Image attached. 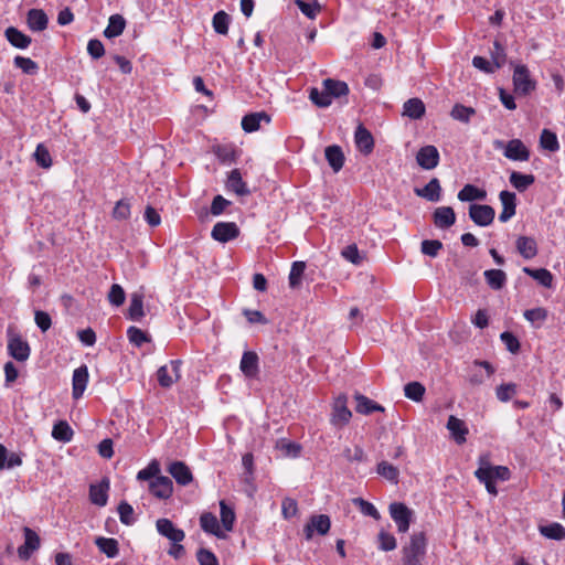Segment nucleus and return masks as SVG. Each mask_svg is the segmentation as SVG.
<instances>
[{"label":"nucleus","mask_w":565,"mask_h":565,"mask_svg":"<svg viewBox=\"0 0 565 565\" xmlns=\"http://www.w3.org/2000/svg\"><path fill=\"white\" fill-rule=\"evenodd\" d=\"M376 472L387 481L396 484L398 483L399 471L388 461H381L377 463Z\"/></svg>","instance_id":"obj_43"},{"label":"nucleus","mask_w":565,"mask_h":565,"mask_svg":"<svg viewBox=\"0 0 565 565\" xmlns=\"http://www.w3.org/2000/svg\"><path fill=\"white\" fill-rule=\"evenodd\" d=\"M181 360H172L170 361L171 371H169L168 365H162L157 371V380L160 386L168 388L173 385L174 382L179 381L181 377L180 367Z\"/></svg>","instance_id":"obj_6"},{"label":"nucleus","mask_w":565,"mask_h":565,"mask_svg":"<svg viewBox=\"0 0 565 565\" xmlns=\"http://www.w3.org/2000/svg\"><path fill=\"white\" fill-rule=\"evenodd\" d=\"M241 371L247 377H255L258 373V356L253 351H246L243 353L241 364Z\"/></svg>","instance_id":"obj_24"},{"label":"nucleus","mask_w":565,"mask_h":565,"mask_svg":"<svg viewBox=\"0 0 565 565\" xmlns=\"http://www.w3.org/2000/svg\"><path fill=\"white\" fill-rule=\"evenodd\" d=\"M296 4L299 10L309 19H315L321 9L317 2L310 3L303 0H296Z\"/></svg>","instance_id":"obj_63"},{"label":"nucleus","mask_w":565,"mask_h":565,"mask_svg":"<svg viewBox=\"0 0 565 565\" xmlns=\"http://www.w3.org/2000/svg\"><path fill=\"white\" fill-rule=\"evenodd\" d=\"M516 394V384L505 383L501 384L495 390L497 398L500 402L507 403Z\"/></svg>","instance_id":"obj_53"},{"label":"nucleus","mask_w":565,"mask_h":565,"mask_svg":"<svg viewBox=\"0 0 565 565\" xmlns=\"http://www.w3.org/2000/svg\"><path fill=\"white\" fill-rule=\"evenodd\" d=\"M129 341L136 347H141L143 343L150 342V337L137 327H129L127 330Z\"/></svg>","instance_id":"obj_51"},{"label":"nucleus","mask_w":565,"mask_h":565,"mask_svg":"<svg viewBox=\"0 0 565 565\" xmlns=\"http://www.w3.org/2000/svg\"><path fill=\"white\" fill-rule=\"evenodd\" d=\"M143 316V296L141 294L135 292L131 295L127 317L130 320L140 321Z\"/></svg>","instance_id":"obj_34"},{"label":"nucleus","mask_w":565,"mask_h":565,"mask_svg":"<svg viewBox=\"0 0 565 565\" xmlns=\"http://www.w3.org/2000/svg\"><path fill=\"white\" fill-rule=\"evenodd\" d=\"M309 98L318 107H328L332 102L326 89L319 90L316 87L310 89Z\"/></svg>","instance_id":"obj_55"},{"label":"nucleus","mask_w":565,"mask_h":565,"mask_svg":"<svg viewBox=\"0 0 565 565\" xmlns=\"http://www.w3.org/2000/svg\"><path fill=\"white\" fill-rule=\"evenodd\" d=\"M149 491L158 499H168L173 492L172 480L169 477L159 476L150 481Z\"/></svg>","instance_id":"obj_15"},{"label":"nucleus","mask_w":565,"mask_h":565,"mask_svg":"<svg viewBox=\"0 0 565 565\" xmlns=\"http://www.w3.org/2000/svg\"><path fill=\"white\" fill-rule=\"evenodd\" d=\"M8 352L10 356L19 362H24L29 359L31 349L29 343L22 339L18 333L8 331Z\"/></svg>","instance_id":"obj_4"},{"label":"nucleus","mask_w":565,"mask_h":565,"mask_svg":"<svg viewBox=\"0 0 565 565\" xmlns=\"http://www.w3.org/2000/svg\"><path fill=\"white\" fill-rule=\"evenodd\" d=\"M446 428L449 430L450 436L456 441V444L462 445L466 443L469 429L462 419L456 417L455 415H450L448 417Z\"/></svg>","instance_id":"obj_17"},{"label":"nucleus","mask_w":565,"mask_h":565,"mask_svg":"<svg viewBox=\"0 0 565 565\" xmlns=\"http://www.w3.org/2000/svg\"><path fill=\"white\" fill-rule=\"evenodd\" d=\"M391 518L397 525V530L401 533H406L409 529L412 510H409L404 503L394 502L390 505Z\"/></svg>","instance_id":"obj_7"},{"label":"nucleus","mask_w":565,"mask_h":565,"mask_svg":"<svg viewBox=\"0 0 565 565\" xmlns=\"http://www.w3.org/2000/svg\"><path fill=\"white\" fill-rule=\"evenodd\" d=\"M512 81L514 92L521 96H527L536 88V82L531 77V73L524 64L514 65Z\"/></svg>","instance_id":"obj_3"},{"label":"nucleus","mask_w":565,"mask_h":565,"mask_svg":"<svg viewBox=\"0 0 565 565\" xmlns=\"http://www.w3.org/2000/svg\"><path fill=\"white\" fill-rule=\"evenodd\" d=\"M126 295L120 285L114 284L108 292V300L111 305L119 307L125 302Z\"/></svg>","instance_id":"obj_61"},{"label":"nucleus","mask_w":565,"mask_h":565,"mask_svg":"<svg viewBox=\"0 0 565 565\" xmlns=\"http://www.w3.org/2000/svg\"><path fill=\"white\" fill-rule=\"evenodd\" d=\"M441 186L437 178H433L423 189H415L416 195L430 202L440 200Z\"/></svg>","instance_id":"obj_28"},{"label":"nucleus","mask_w":565,"mask_h":565,"mask_svg":"<svg viewBox=\"0 0 565 565\" xmlns=\"http://www.w3.org/2000/svg\"><path fill=\"white\" fill-rule=\"evenodd\" d=\"M540 146L551 152L557 151L559 143L556 134L548 129H543L540 136Z\"/></svg>","instance_id":"obj_45"},{"label":"nucleus","mask_w":565,"mask_h":565,"mask_svg":"<svg viewBox=\"0 0 565 565\" xmlns=\"http://www.w3.org/2000/svg\"><path fill=\"white\" fill-rule=\"evenodd\" d=\"M305 269L306 264L303 262H295L292 264L289 273V286L291 288H297L300 285Z\"/></svg>","instance_id":"obj_52"},{"label":"nucleus","mask_w":565,"mask_h":565,"mask_svg":"<svg viewBox=\"0 0 565 565\" xmlns=\"http://www.w3.org/2000/svg\"><path fill=\"white\" fill-rule=\"evenodd\" d=\"M341 255L350 263L354 265H361L364 257L360 255L358 246L355 244L348 245L342 249Z\"/></svg>","instance_id":"obj_57"},{"label":"nucleus","mask_w":565,"mask_h":565,"mask_svg":"<svg viewBox=\"0 0 565 565\" xmlns=\"http://www.w3.org/2000/svg\"><path fill=\"white\" fill-rule=\"evenodd\" d=\"M167 470L175 480V482L182 487H185L193 481L192 471L183 461L171 462Z\"/></svg>","instance_id":"obj_14"},{"label":"nucleus","mask_w":565,"mask_h":565,"mask_svg":"<svg viewBox=\"0 0 565 565\" xmlns=\"http://www.w3.org/2000/svg\"><path fill=\"white\" fill-rule=\"evenodd\" d=\"M117 511L121 523L126 525H130L134 523V509L128 502H120L117 508Z\"/></svg>","instance_id":"obj_58"},{"label":"nucleus","mask_w":565,"mask_h":565,"mask_svg":"<svg viewBox=\"0 0 565 565\" xmlns=\"http://www.w3.org/2000/svg\"><path fill=\"white\" fill-rule=\"evenodd\" d=\"M200 524L203 531L213 534L217 537H224V534L220 531V525L216 516L210 512H205L200 518Z\"/></svg>","instance_id":"obj_39"},{"label":"nucleus","mask_w":565,"mask_h":565,"mask_svg":"<svg viewBox=\"0 0 565 565\" xmlns=\"http://www.w3.org/2000/svg\"><path fill=\"white\" fill-rule=\"evenodd\" d=\"M88 383V369L86 365H82L74 370L73 372V379H72V385L73 391L72 395L73 398L78 399L83 396L84 391Z\"/></svg>","instance_id":"obj_20"},{"label":"nucleus","mask_w":565,"mask_h":565,"mask_svg":"<svg viewBox=\"0 0 565 565\" xmlns=\"http://www.w3.org/2000/svg\"><path fill=\"white\" fill-rule=\"evenodd\" d=\"M354 141L360 152L367 156L374 149V139L372 134L363 126L359 125L355 134Z\"/></svg>","instance_id":"obj_19"},{"label":"nucleus","mask_w":565,"mask_h":565,"mask_svg":"<svg viewBox=\"0 0 565 565\" xmlns=\"http://www.w3.org/2000/svg\"><path fill=\"white\" fill-rule=\"evenodd\" d=\"M323 87L331 99L332 97H341L349 94V87L345 82L328 78L323 81Z\"/></svg>","instance_id":"obj_38"},{"label":"nucleus","mask_w":565,"mask_h":565,"mask_svg":"<svg viewBox=\"0 0 565 565\" xmlns=\"http://www.w3.org/2000/svg\"><path fill=\"white\" fill-rule=\"evenodd\" d=\"M523 273L526 274L527 276L532 277L540 285H542L546 288H551L553 285V275L550 270H547L545 268L533 269L530 267H524Z\"/></svg>","instance_id":"obj_36"},{"label":"nucleus","mask_w":565,"mask_h":565,"mask_svg":"<svg viewBox=\"0 0 565 565\" xmlns=\"http://www.w3.org/2000/svg\"><path fill=\"white\" fill-rule=\"evenodd\" d=\"M433 222L438 228H449L456 222V213L450 206H439L433 213Z\"/></svg>","instance_id":"obj_21"},{"label":"nucleus","mask_w":565,"mask_h":565,"mask_svg":"<svg viewBox=\"0 0 565 565\" xmlns=\"http://www.w3.org/2000/svg\"><path fill=\"white\" fill-rule=\"evenodd\" d=\"M276 447L282 450L286 456L294 458L298 457L301 451V446L299 444L289 443L286 439L278 440Z\"/></svg>","instance_id":"obj_60"},{"label":"nucleus","mask_w":565,"mask_h":565,"mask_svg":"<svg viewBox=\"0 0 565 565\" xmlns=\"http://www.w3.org/2000/svg\"><path fill=\"white\" fill-rule=\"evenodd\" d=\"M226 188L239 196L248 195L250 193L246 183L243 181L241 171L238 169L231 171L227 178Z\"/></svg>","instance_id":"obj_23"},{"label":"nucleus","mask_w":565,"mask_h":565,"mask_svg":"<svg viewBox=\"0 0 565 565\" xmlns=\"http://www.w3.org/2000/svg\"><path fill=\"white\" fill-rule=\"evenodd\" d=\"M14 66L20 68L24 74L34 75L39 71V65L30 57L15 56L13 60Z\"/></svg>","instance_id":"obj_49"},{"label":"nucleus","mask_w":565,"mask_h":565,"mask_svg":"<svg viewBox=\"0 0 565 565\" xmlns=\"http://www.w3.org/2000/svg\"><path fill=\"white\" fill-rule=\"evenodd\" d=\"M34 158L36 163L44 169H49L52 166V158L50 151L42 143L38 145L34 152Z\"/></svg>","instance_id":"obj_54"},{"label":"nucleus","mask_w":565,"mask_h":565,"mask_svg":"<svg viewBox=\"0 0 565 565\" xmlns=\"http://www.w3.org/2000/svg\"><path fill=\"white\" fill-rule=\"evenodd\" d=\"M487 284L494 290H500L507 282V275L501 269H488L484 271Z\"/></svg>","instance_id":"obj_40"},{"label":"nucleus","mask_w":565,"mask_h":565,"mask_svg":"<svg viewBox=\"0 0 565 565\" xmlns=\"http://www.w3.org/2000/svg\"><path fill=\"white\" fill-rule=\"evenodd\" d=\"M221 522L226 531H232L235 522V513L224 500L220 502Z\"/></svg>","instance_id":"obj_50"},{"label":"nucleus","mask_w":565,"mask_h":565,"mask_svg":"<svg viewBox=\"0 0 565 565\" xmlns=\"http://www.w3.org/2000/svg\"><path fill=\"white\" fill-rule=\"evenodd\" d=\"M495 149H502L503 156L512 161H527L531 152L521 139H511L508 142L494 140Z\"/></svg>","instance_id":"obj_2"},{"label":"nucleus","mask_w":565,"mask_h":565,"mask_svg":"<svg viewBox=\"0 0 565 565\" xmlns=\"http://www.w3.org/2000/svg\"><path fill=\"white\" fill-rule=\"evenodd\" d=\"M26 22L32 31H43L47 26V15L41 9H31L28 12Z\"/></svg>","instance_id":"obj_31"},{"label":"nucleus","mask_w":565,"mask_h":565,"mask_svg":"<svg viewBox=\"0 0 565 565\" xmlns=\"http://www.w3.org/2000/svg\"><path fill=\"white\" fill-rule=\"evenodd\" d=\"M540 532L547 539L557 541L565 539V527L559 523H552L545 526H541Z\"/></svg>","instance_id":"obj_47"},{"label":"nucleus","mask_w":565,"mask_h":565,"mask_svg":"<svg viewBox=\"0 0 565 565\" xmlns=\"http://www.w3.org/2000/svg\"><path fill=\"white\" fill-rule=\"evenodd\" d=\"M156 526L159 534L167 537L171 543H180L185 537L183 530L175 527L169 519L157 520Z\"/></svg>","instance_id":"obj_13"},{"label":"nucleus","mask_w":565,"mask_h":565,"mask_svg":"<svg viewBox=\"0 0 565 565\" xmlns=\"http://www.w3.org/2000/svg\"><path fill=\"white\" fill-rule=\"evenodd\" d=\"M263 120L270 121V117L265 111L245 115L242 119V128L246 132H254L259 129Z\"/></svg>","instance_id":"obj_25"},{"label":"nucleus","mask_w":565,"mask_h":565,"mask_svg":"<svg viewBox=\"0 0 565 565\" xmlns=\"http://www.w3.org/2000/svg\"><path fill=\"white\" fill-rule=\"evenodd\" d=\"M160 473V465L157 460H152L145 469L140 470L137 473L138 480H153L159 477Z\"/></svg>","instance_id":"obj_56"},{"label":"nucleus","mask_w":565,"mask_h":565,"mask_svg":"<svg viewBox=\"0 0 565 565\" xmlns=\"http://www.w3.org/2000/svg\"><path fill=\"white\" fill-rule=\"evenodd\" d=\"M130 216V204L126 200L116 203L113 210V217L118 221L128 220Z\"/></svg>","instance_id":"obj_62"},{"label":"nucleus","mask_w":565,"mask_h":565,"mask_svg":"<svg viewBox=\"0 0 565 565\" xmlns=\"http://www.w3.org/2000/svg\"><path fill=\"white\" fill-rule=\"evenodd\" d=\"M356 406L355 411L360 414L369 415L373 412H383L384 407L380 404L375 403L374 401L370 399L369 397L356 394L355 395Z\"/></svg>","instance_id":"obj_35"},{"label":"nucleus","mask_w":565,"mask_h":565,"mask_svg":"<svg viewBox=\"0 0 565 565\" xmlns=\"http://www.w3.org/2000/svg\"><path fill=\"white\" fill-rule=\"evenodd\" d=\"M74 435L73 429L65 420L57 422L52 429V437L62 443H68Z\"/></svg>","instance_id":"obj_42"},{"label":"nucleus","mask_w":565,"mask_h":565,"mask_svg":"<svg viewBox=\"0 0 565 565\" xmlns=\"http://www.w3.org/2000/svg\"><path fill=\"white\" fill-rule=\"evenodd\" d=\"M326 159L334 172H339L344 164V154L340 146H329L324 150Z\"/></svg>","instance_id":"obj_27"},{"label":"nucleus","mask_w":565,"mask_h":565,"mask_svg":"<svg viewBox=\"0 0 565 565\" xmlns=\"http://www.w3.org/2000/svg\"><path fill=\"white\" fill-rule=\"evenodd\" d=\"M352 417L351 411L347 407V397L339 396L334 404L331 414V424L337 427L345 426Z\"/></svg>","instance_id":"obj_10"},{"label":"nucleus","mask_w":565,"mask_h":565,"mask_svg":"<svg viewBox=\"0 0 565 565\" xmlns=\"http://www.w3.org/2000/svg\"><path fill=\"white\" fill-rule=\"evenodd\" d=\"M475 114V108L465 106L462 104H456L450 111V116L452 119L465 124H468Z\"/></svg>","instance_id":"obj_44"},{"label":"nucleus","mask_w":565,"mask_h":565,"mask_svg":"<svg viewBox=\"0 0 565 565\" xmlns=\"http://www.w3.org/2000/svg\"><path fill=\"white\" fill-rule=\"evenodd\" d=\"M126 28V20L120 14H113L109 18L108 25L104 30V35L107 39H113L122 34Z\"/></svg>","instance_id":"obj_33"},{"label":"nucleus","mask_w":565,"mask_h":565,"mask_svg":"<svg viewBox=\"0 0 565 565\" xmlns=\"http://www.w3.org/2000/svg\"><path fill=\"white\" fill-rule=\"evenodd\" d=\"M95 544L107 557H116L119 553L118 542L115 539L100 536L95 540Z\"/></svg>","instance_id":"obj_41"},{"label":"nucleus","mask_w":565,"mask_h":565,"mask_svg":"<svg viewBox=\"0 0 565 565\" xmlns=\"http://www.w3.org/2000/svg\"><path fill=\"white\" fill-rule=\"evenodd\" d=\"M6 38L7 40L9 41V43L14 46V47H18V49H26L32 40L29 35L22 33L20 30H18L17 28L14 26H9L6 32Z\"/></svg>","instance_id":"obj_30"},{"label":"nucleus","mask_w":565,"mask_h":565,"mask_svg":"<svg viewBox=\"0 0 565 565\" xmlns=\"http://www.w3.org/2000/svg\"><path fill=\"white\" fill-rule=\"evenodd\" d=\"M331 526L330 518L327 514L312 515L306 524L303 532L307 541H310L313 533L326 535Z\"/></svg>","instance_id":"obj_8"},{"label":"nucleus","mask_w":565,"mask_h":565,"mask_svg":"<svg viewBox=\"0 0 565 565\" xmlns=\"http://www.w3.org/2000/svg\"><path fill=\"white\" fill-rule=\"evenodd\" d=\"M212 237L221 243L235 239L239 235V228L234 222H218L213 226Z\"/></svg>","instance_id":"obj_9"},{"label":"nucleus","mask_w":565,"mask_h":565,"mask_svg":"<svg viewBox=\"0 0 565 565\" xmlns=\"http://www.w3.org/2000/svg\"><path fill=\"white\" fill-rule=\"evenodd\" d=\"M461 202L483 201L487 199V191L473 184H466L457 195Z\"/></svg>","instance_id":"obj_29"},{"label":"nucleus","mask_w":565,"mask_h":565,"mask_svg":"<svg viewBox=\"0 0 565 565\" xmlns=\"http://www.w3.org/2000/svg\"><path fill=\"white\" fill-rule=\"evenodd\" d=\"M426 536L424 532L414 533L409 543L403 547V565H423L422 561L426 554Z\"/></svg>","instance_id":"obj_1"},{"label":"nucleus","mask_w":565,"mask_h":565,"mask_svg":"<svg viewBox=\"0 0 565 565\" xmlns=\"http://www.w3.org/2000/svg\"><path fill=\"white\" fill-rule=\"evenodd\" d=\"M441 248L443 243L438 239H425L420 246L422 253L430 257H436Z\"/></svg>","instance_id":"obj_59"},{"label":"nucleus","mask_w":565,"mask_h":565,"mask_svg":"<svg viewBox=\"0 0 565 565\" xmlns=\"http://www.w3.org/2000/svg\"><path fill=\"white\" fill-rule=\"evenodd\" d=\"M495 211L487 204H471L469 206V217L478 226H489L493 223Z\"/></svg>","instance_id":"obj_5"},{"label":"nucleus","mask_w":565,"mask_h":565,"mask_svg":"<svg viewBox=\"0 0 565 565\" xmlns=\"http://www.w3.org/2000/svg\"><path fill=\"white\" fill-rule=\"evenodd\" d=\"M509 181L519 192H524L535 182V177L533 174H523L521 172L513 171L510 174Z\"/></svg>","instance_id":"obj_37"},{"label":"nucleus","mask_w":565,"mask_h":565,"mask_svg":"<svg viewBox=\"0 0 565 565\" xmlns=\"http://www.w3.org/2000/svg\"><path fill=\"white\" fill-rule=\"evenodd\" d=\"M425 392V386L419 382H409L404 386L405 396L414 402H422Z\"/></svg>","instance_id":"obj_46"},{"label":"nucleus","mask_w":565,"mask_h":565,"mask_svg":"<svg viewBox=\"0 0 565 565\" xmlns=\"http://www.w3.org/2000/svg\"><path fill=\"white\" fill-rule=\"evenodd\" d=\"M425 104L419 98H409L404 103L403 116H406L411 119H420L425 115Z\"/></svg>","instance_id":"obj_26"},{"label":"nucleus","mask_w":565,"mask_h":565,"mask_svg":"<svg viewBox=\"0 0 565 565\" xmlns=\"http://www.w3.org/2000/svg\"><path fill=\"white\" fill-rule=\"evenodd\" d=\"M212 24L216 33L225 35L228 32L230 15L225 11H218L214 14Z\"/></svg>","instance_id":"obj_48"},{"label":"nucleus","mask_w":565,"mask_h":565,"mask_svg":"<svg viewBox=\"0 0 565 565\" xmlns=\"http://www.w3.org/2000/svg\"><path fill=\"white\" fill-rule=\"evenodd\" d=\"M109 480L103 479L98 484L89 487V499L92 503L104 507L108 500Z\"/></svg>","instance_id":"obj_22"},{"label":"nucleus","mask_w":565,"mask_h":565,"mask_svg":"<svg viewBox=\"0 0 565 565\" xmlns=\"http://www.w3.org/2000/svg\"><path fill=\"white\" fill-rule=\"evenodd\" d=\"M479 463L480 466L477 470L487 471L494 482L495 480L507 481L511 478V471L505 466H491L486 457H480Z\"/></svg>","instance_id":"obj_18"},{"label":"nucleus","mask_w":565,"mask_h":565,"mask_svg":"<svg viewBox=\"0 0 565 565\" xmlns=\"http://www.w3.org/2000/svg\"><path fill=\"white\" fill-rule=\"evenodd\" d=\"M499 199L502 204V211L499 215V220L500 222L505 223L516 213V195L513 192L503 190L500 192Z\"/></svg>","instance_id":"obj_16"},{"label":"nucleus","mask_w":565,"mask_h":565,"mask_svg":"<svg viewBox=\"0 0 565 565\" xmlns=\"http://www.w3.org/2000/svg\"><path fill=\"white\" fill-rule=\"evenodd\" d=\"M24 544L19 546L18 555L21 559H29L34 551L40 547V536L32 529L24 526Z\"/></svg>","instance_id":"obj_11"},{"label":"nucleus","mask_w":565,"mask_h":565,"mask_svg":"<svg viewBox=\"0 0 565 565\" xmlns=\"http://www.w3.org/2000/svg\"><path fill=\"white\" fill-rule=\"evenodd\" d=\"M416 161L422 169L431 170L439 163V152L431 145L422 147L416 154Z\"/></svg>","instance_id":"obj_12"},{"label":"nucleus","mask_w":565,"mask_h":565,"mask_svg":"<svg viewBox=\"0 0 565 565\" xmlns=\"http://www.w3.org/2000/svg\"><path fill=\"white\" fill-rule=\"evenodd\" d=\"M518 252L526 259H531L537 255V244L534 238L529 236H520L516 239Z\"/></svg>","instance_id":"obj_32"},{"label":"nucleus","mask_w":565,"mask_h":565,"mask_svg":"<svg viewBox=\"0 0 565 565\" xmlns=\"http://www.w3.org/2000/svg\"><path fill=\"white\" fill-rule=\"evenodd\" d=\"M196 558L200 565H218L216 556L206 548H200Z\"/></svg>","instance_id":"obj_64"}]
</instances>
